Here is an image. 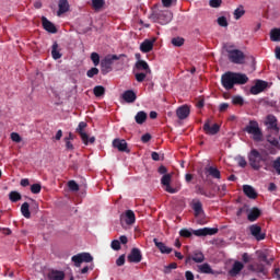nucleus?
I'll list each match as a JSON object with an SVG mask.
<instances>
[{
  "instance_id": "473e14b6",
  "label": "nucleus",
  "mask_w": 280,
  "mask_h": 280,
  "mask_svg": "<svg viewBox=\"0 0 280 280\" xmlns=\"http://www.w3.org/2000/svg\"><path fill=\"white\" fill-rule=\"evenodd\" d=\"M51 56L54 60H60L62 58V54H60V50H58V42H55L51 47Z\"/></svg>"
},
{
  "instance_id": "8fccbe9b",
  "label": "nucleus",
  "mask_w": 280,
  "mask_h": 280,
  "mask_svg": "<svg viewBox=\"0 0 280 280\" xmlns=\"http://www.w3.org/2000/svg\"><path fill=\"white\" fill-rule=\"evenodd\" d=\"M272 167L277 172L278 176H280V156L273 161Z\"/></svg>"
},
{
  "instance_id": "79ce46f5",
  "label": "nucleus",
  "mask_w": 280,
  "mask_h": 280,
  "mask_svg": "<svg viewBox=\"0 0 280 280\" xmlns=\"http://www.w3.org/2000/svg\"><path fill=\"white\" fill-rule=\"evenodd\" d=\"M148 75H150V73L147 72H137L135 74V78L137 80V82H143L145 80V78H148Z\"/></svg>"
},
{
  "instance_id": "4d7b16f0",
  "label": "nucleus",
  "mask_w": 280,
  "mask_h": 280,
  "mask_svg": "<svg viewBox=\"0 0 280 280\" xmlns=\"http://www.w3.org/2000/svg\"><path fill=\"white\" fill-rule=\"evenodd\" d=\"M209 5L210 8H220V5H222V0H210Z\"/></svg>"
},
{
  "instance_id": "dca6fc26",
  "label": "nucleus",
  "mask_w": 280,
  "mask_h": 280,
  "mask_svg": "<svg viewBox=\"0 0 280 280\" xmlns=\"http://www.w3.org/2000/svg\"><path fill=\"white\" fill-rule=\"evenodd\" d=\"M265 126L269 130H279V126L277 125V117L275 115H268L265 120Z\"/></svg>"
},
{
  "instance_id": "f704fd0d",
  "label": "nucleus",
  "mask_w": 280,
  "mask_h": 280,
  "mask_svg": "<svg viewBox=\"0 0 280 280\" xmlns=\"http://www.w3.org/2000/svg\"><path fill=\"white\" fill-rule=\"evenodd\" d=\"M159 21H163V23H170V21H172V12L165 11L160 13Z\"/></svg>"
},
{
  "instance_id": "4be33fe9",
  "label": "nucleus",
  "mask_w": 280,
  "mask_h": 280,
  "mask_svg": "<svg viewBox=\"0 0 280 280\" xmlns=\"http://www.w3.org/2000/svg\"><path fill=\"white\" fill-rule=\"evenodd\" d=\"M154 49V42L150 39H145L141 45H140V51L142 54H150Z\"/></svg>"
},
{
  "instance_id": "37998d69",
  "label": "nucleus",
  "mask_w": 280,
  "mask_h": 280,
  "mask_svg": "<svg viewBox=\"0 0 280 280\" xmlns=\"http://www.w3.org/2000/svg\"><path fill=\"white\" fill-rule=\"evenodd\" d=\"M232 104H234V106H244V98L242 96H234Z\"/></svg>"
},
{
  "instance_id": "774afa93",
  "label": "nucleus",
  "mask_w": 280,
  "mask_h": 280,
  "mask_svg": "<svg viewBox=\"0 0 280 280\" xmlns=\"http://www.w3.org/2000/svg\"><path fill=\"white\" fill-rule=\"evenodd\" d=\"M185 277H186V280H194L195 279L194 272H191V271H186Z\"/></svg>"
},
{
  "instance_id": "aec40b11",
  "label": "nucleus",
  "mask_w": 280,
  "mask_h": 280,
  "mask_svg": "<svg viewBox=\"0 0 280 280\" xmlns=\"http://www.w3.org/2000/svg\"><path fill=\"white\" fill-rule=\"evenodd\" d=\"M244 270V264L242 261L236 260L232 268L229 271L230 277H237L240 275V271Z\"/></svg>"
},
{
  "instance_id": "ea45409f",
  "label": "nucleus",
  "mask_w": 280,
  "mask_h": 280,
  "mask_svg": "<svg viewBox=\"0 0 280 280\" xmlns=\"http://www.w3.org/2000/svg\"><path fill=\"white\" fill-rule=\"evenodd\" d=\"M172 45L174 47H183V45H185V38L183 37H174L172 40H171Z\"/></svg>"
},
{
  "instance_id": "864d4df0",
  "label": "nucleus",
  "mask_w": 280,
  "mask_h": 280,
  "mask_svg": "<svg viewBox=\"0 0 280 280\" xmlns=\"http://www.w3.org/2000/svg\"><path fill=\"white\" fill-rule=\"evenodd\" d=\"M110 246L113 250H121V243L117 240L112 241Z\"/></svg>"
},
{
  "instance_id": "680f3d73",
  "label": "nucleus",
  "mask_w": 280,
  "mask_h": 280,
  "mask_svg": "<svg viewBox=\"0 0 280 280\" xmlns=\"http://www.w3.org/2000/svg\"><path fill=\"white\" fill-rule=\"evenodd\" d=\"M0 233H2V235H11L12 231L8 228L0 226Z\"/></svg>"
},
{
  "instance_id": "603ef678",
  "label": "nucleus",
  "mask_w": 280,
  "mask_h": 280,
  "mask_svg": "<svg viewBox=\"0 0 280 280\" xmlns=\"http://www.w3.org/2000/svg\"><path fill=\"white\" fill-rule=\"evenodd\" d=\"M11 141H14V143H21V141H23V139L21 138V136L18 132H12Z\"/></svg>"
},
{
  "instance_id": "f3484780",
  "label": "nucleus",
  "mask_w": 280,
  "mask_h": 280,
  "mask_svg": "<svg viewBox=\"0 0 280 280\" xmlns=\"http://www.w3.org/2000/svg\"><path fill=\"white\" fill-rule=\"evenodd\" d=\"M153 243L162 255H170V253L173 250L172 247H167L165 243L159 242V238H153Z\"/></svg>"
},
{
  "instance_id": "7ed1b4c3",
  "label": "nucleus",
  "mask_w": 280,
  "mask_h": 280,
  "mask_svg": "<svg viewBox=\"0 0 280 280\" xmlns=\"http://www.w3.org/2000/svg\"><path fill=\"white\" fill-rule=\"evenodd\" d=\"M243 130L244 132H247V135H252L254 141L259 142L264 140V132L261 131V128H259V122H257V120H250Z\"/></svg>"
},
{
  "instance_id": "a19ab883",
  "label": "nucleus",
  "mask_w": 280,
  "mask_h": 280,
  "mask_svg": "<svg viewBox=\"0 0 280 280\" xmlns=\"http://www.w3.org/2000/svg\"><path fill=\"white\" fill-rule=\"evenodd\" d=\"M105 3L106 2L104 0H92V5H93L94 10H102V8H104Z\"/></svg>"
},
{
  "instance_id": "052dcab7",
  "label": "nucleus",
  "mask_w": 280,
  "mask_h": 280,
  "mask_svg": "<svg viewBox=\"0 0 280 280\" xmlns=\"http://www.w3.org/2000/svg\"><path fill=\"white\" fill-rule=\"evenodd\" d=\"M246 165H248V163L246 162V159L244 156H241L238 159V166L240 167H246Z\"/></svg>"
},
{
  "instance_id": "1a4fd4ad",
  "label": "nucleus",
  "mask_w": 280,
  "mask_h": 280,
  "mask_svg": "<svg viewBox=\"0 0 280 280\" xmlns=\"http://www.w3.org/2000/svg\"><path fill=\"white\" fill-rule=\"evenodd\" d=\"M268 89V82L262 80H257L255 85L250 88L252 95H259V93H264Z\"/></svg>"
},
{
  "instance_id": "4468645a",
  "label": "nucleus",
  "mask_w": 280,
  "mask_h": 280,
  "mask_svg": "<svg viewBox=\"0 0 280 280\" xmlns=\"http://www.w3.org/2000/svg\"><path fill=\"white\" fill-rule=\"evenodd\" d=\"M205 172L207 176H211V178H217V180H220V178H222V173L215 166H207L205 168Z\"/></svg>"
},
{
  "instance_id": "3c124183",
  "label": "nucleus",
  "mask_w": 280,
  "mask_h": 280,
  "mask_svg": "<svg viewBox=\"0 0 280 280\" xmlns=\"http://www.w3.org/2000/svg\"><path fill=\"white\" fill-rule=\"evenodd\" d=\"M179 235H180V237L189 238V237H191V235H194V233H191V231H189L187 229H182L179 231Z\"/></svg>"
},
{
  "instance_id": "a18cd8bd",
  "label": "nucleus",
  "mask_w": 280,
  "mask_h": 280,
  "mask_svg": "<svg viewBox=\"0 0 280 280\" xmlns=\"http://www.w3.org/2000/svg\"><path fill=\"white\" fill-rule=\"evenodd\" d=\"M90 58H91V60H92L94 67L100 66V54H97V52H92Z\"/></svg>"
},
{
  "instance_id": "de8ad7c7",
  "label": "nucleus",
  "mask_w": 280,
  "mask_h": 280,
  "mask_svg": "<svg viewBox=\"0 0 280 280\" xmlns=\"http://www.w3.org/2000/svg\"><path fill=\"white\" fill-rule=\"evenodd\" d=\"M68 187L71 189V191H80V186L78 183H75V180L68 182Z\"/></svg>"
},
{
  "instance_id": "69168bd1",
  "label": "nucleus",
  "mask_w": 280,
  "mask_h": 280,
  "mask_svg": "<svg viewBox=\"0 0 280 280\" xmlns=\"http://www.w3.org/2000/svg\"><path fill=\"white\" fill-rule=\"evenodd\" d=\"M229 108V103H222L219 107L220 113H224Z\"/></svg>"
},
{
  "instance_id": "e433bc0d",
  "label": "nucleus",
  "mask_w": 280,
  "mask_h": 280,
  "mask_svg": "<svg viewBox=\"0 0 280 280\" xmlns=\"http://www.w3.org/2000/svg\"><path fill=\"white\" fill-rule=\"evenodd\" d=\"M22 196L20 195L19 191L16 190H12L10 194H9V200L11 202H19V200H21Z\"/></svg>"
},
{
  "instance_id": "13d9d810",
  "label": "nucleus",
  "mask_w": 280,
  "mask_h": 280,
  "mask_svg": "<svg viewBox=\"0 0 280 280\" xmlns=\"http://www.w3.org/2000/svg\"><path fill=\"white\" fill-rule=\"evenodd\" d=\"M126 264V255H121L116 260V266H124Z\"/></svg>"
},
{
  "instance_id": "4c0bfd02",
  "label": "nucleus",
  "mask_w": 280,
  "mask_h": 280,
  "mask_svg": "<svg viewBox=\"0 0 280 280\" xmlns=\"http://www.w3.org/2000/svg\"><path fill=\"white\" fill-rule=\"evenodd\" d=\"M192 209L195 211V217L198 218V215H200V213H203L202 210V202L197 201L194 203Z\"/></svg>"
},
{
  "instance_id": "c756f323",
  "label": "nucleus",
  "mask_w": 280,
  "mask_h": 280,
  "mask_svg": "<svg viewBox=\"0 0 280 280\" xmlns=\"http://www.w3.org/2000/svg\"><path fill=\"white\" fill-rule=\"evenodd\" d=\"M198 270L202 275H213V269L211 268V265L207 262L199 265Z\"/></svg>"
},
{
  "instance_id": "5701e85b",
  "label": "nucleus",
  "mask_w": 280,
  "mask_h": 280,
  "mask_svg": "<svg viewBox=\"0 0 280 280\" xmlns=\"http://www.w3.org/2000/svg\"><path fill=\"white\" fill-rule=\"evenodd\" d=\"M122 100H125L127 104H132L137 101V94L132 90H127L122 94Z\"/></svg>"
},
{
  "instance_id": "bf43d9fd",
  "label": "nucleus",
  "mask_w": 280,
  "mask_h": 280,
  "mask_svg": "<svg viewBox=\"0 0 280 280\" xmlns=\"http://www.w3.org/2000/svg\"><path fill=\"white\" fill-rule=\"evenodd\" d=\"M151 139H152V135H150V133H144V135L141 137L142 143H148L149 141H151Z\"/></svg>"
},
{
  "instance_id": "09e8293b",
  "label": "nucleus",
  "mask_w": 280,
  "mask_h": 280,
  "mask_svg": "<svg viewBox=\"0 0 280 280\" xmlns=\"http://www.w3.org/2000/svg\"><path fill=\"white\" fill-rule=\"evenodd\" d=\"M98 73H100V69L94 67V68H91L90 70H88L86 75H88V78H95V75H97Z\"/></svg>"
},
{
  "instance_id": "9d476101",
  "label": "nucleus",
  "mask_w": 280,
  "mask_h": 280,
  "mask_svg": "<svg viewBox=\"0 0 280 280\" xmlns=\"http://www.w3.org/2000/svg\"><path fill=\"white\" fill-rule=\"evenodd\" d=\"M218 231V228H202L195 230L192 233L197 237H207V235H215Z\"/></svg>"
},
{
  "instance_id": "c85d7f7f",
  "label": "nucleus",
  "mask_w": 280,
  "mask_h": 280,
  "mask_svg": "<svg viewBox=\"0 0 280 280\" xmlns=\"http://www.w3.org/2000/svg\"><path fill=\"white\" fill-rule=\"evenodd\" d=\"M259 261H264L267 266H271L275 258L268 259V253L266 252H257Z\"/></svg>"
},
{
  "instance_id": "6e6d98bb",
  "label": "nucleus",
  "mask_w": 280,
  "mask_h": 280,
  "mask_svg": "<svg viewBox=\"0 0 280 280\" xmlns=\"http://www.w3.org/2000/svg\"><path fill=\"white\" fill-rule=\"evenodd\" d=\"M40 189H43V186H40V184H33L31 186L32 194H38Z\"/></svg>"
},
{
  "instance_id": "b1692460",
  "label": "nucleus",
  "mask_w": 280,
  "mask_h": 280,
  "mask_svg": "<svg viewBox=\"0 0 280 280\" xmlns=\"http://www.w3.org/2000/svg\"><path fill=\"white\" fill-rule=\"evenodd\" d=\"M260 215H261V210H259L258 208H253L247 214V220L249 222H257Z\"/></svg>"
},
{
  "instance_id": "cd10ccee",
  "label": "nucleus",
  "mask_w": 280,
  "mask_h": 280,
  "mask_svg": "<svg viewBox=\"0 0 280 280\" xmlns=\"http://www.w3.org/2000/svg\"><path fill=\"white\" fill-rule=\"evenodd\" d=\"M147 119H148V114L143 110L138 112L137 115L135 116L136 124H139V126L145 124Z\"/></svg>"
},
{
  "instance_id": "6e6552de",
  "label": "nucleus",
  "mask_w": 280,
  "mask_h": 280,
  "mask_svg": "<svg viewBox=\"0 0 280 280\" xmlns=\"http://www.w3.org/2000/svg\"><path fill=\"white\" fill-rule=\"evenodd\" d=\"M127 259L130 264H141V260L143 259L141 249L133 247L130 254L127 256Z\"/></svg>"
},
{
  "instance_id": "2eb2a0df",
  "label": "nucleus",
  "mask_w": 280,
  "mask_h": 280,
  "mask_svg": "<svg viewBox=\"0 0 280 280\" xmlns=\"http://www.w3.org/2000/svg\"><path fill=\"white\" fill-rule=\"evenodd\" d=\"M42 25L46 32H49V34H56L58 32V28H56V25L51 23L47 18H42Z\"/></svg>"
},
{
  "instance_id": "2f4dec72",
  "label": "nucleus",
  "mask_w": 280,
  "mask_h": 280,
  "mask_svg": "<svg viewBox=\"0 0 280 280\" xmlns=\"http://www.w3.org/2000/svg\"><path fill=\"white\" fill-rule=\"evenodd\" d=\"M21 213L23 217L26 218V220H30L32 218V212H30V203L28 202H24L21 206Z\"/></svg>"
},
{
  "instance_id": "39448f33",
  "label": "nucleus",
  "mask_w": 280,
  "mask_h": 280,
  "mask_svg": "<svg viewBox=\"0 0 280 280\" xmlns=\"http://www.w3.org/2000/svg\"><path fill=\"white\" fill-rule=\"evenodd\" d=\"M121 56H126V55H107L104 59H102L101 61V69L102 72H106L108 73V71H110V69H113V62H115V60H119V58Z\"/></svg>"
},
{
  "instance_id": "9b49d317",
  "label": "nucleus",
  "mask_w": 280,
  "mask_h": 280,
  "mask_svg": "<svg viewBox=\"0 0 280 280\" xmlns=\"http://www.w3.org/2000/svg\"><path fill=\"white\" fill-rule=\"evenodd\" d=\"M203 132L210 136L218 135L220 132V125L213 124L211 126L210 121L207 120L203 125Z\"/></svg>"
},
{
  "instance_id": "72a5a7b5",
  "label": "nucleus",
  "mask_w": 280,
  "mask_h": 280,
  "mask_svg": "<svg viewBox=\"0 0 280 280\" xmlns=\"http://www.w3.org/2000/svg\"><path fill=\"white\" fill-rule=\"evenodd\" d=\"M270 40L272 43H280V28H272L270 31Z\"/></svg>"
},
{
  "instance_id": "f8f14e48",
  "label": "nucleus",
  "mask_w": 280,
  "mask_h": 280,
  "mask_svg": "<svg viewBox=\"0 0 280 280\" xmlns=\"http://www.w3.org/2000/svg\"><path fill=\"white\" fill-rule=\"evenodd\" d=\"M189 261H195V264H202L205 261V254L200 250H195L191 256L186 257V264Z\"/></svg>"
},
{
  "instance_id": "f03ea898",
  "label": "nucleus",
  "mask_w": 280,
  "mask_h": 280,
  "mask_svg": "<svg viewBox=\"0 0 280 280\" xmlns=\"http://www.w3.org/2000/svg\"><path fill=\"white\" fill-rule=\"evenodd\" d=\"M247 159L249 166L252 170H255V172H259L266 164V161H268V156L262 155L257 149H252L247 155Z\"/></svg>"
},
{
  "instance_id": "a211bd4d",
  "label": "nucleus",
  "mask_w": 280,
  "mask_h": 280,
  "mask_svg": "<svg viewBox=\"0 0 280 280\" xmlns=\"http://www.w3.org/2000/svg\"><path fill=\"white\" fill-rule=\"evenodd\" d=\"M86 126H88L86 122L81 121V122H79V125H78V127L75 129L78 135L81 137V141L83 143H86V141H88V133L84 132V129L86 128Z\"/></svg>"
},
{
  "instance_id": "0eeeda50",
  "label": "nucleus",
  "mask_w": 280,
  "mask_h": 280,
  "mask_svg": "<svg viewBox=\"0 0 280 280\" xmlns=\"http://www.w3.org/2000/svg\"><path fill=\"white\" fill-rule=\"evenodd\" d=\"M249 232L257 242H261V240H266V233L261 232V226L259 224L249 225Z\"/></svg>"
},
{
  "instance_id": "0e129e2a",
  "label": "nucleus",
  "mask_w": 280,
  "mask_h": 280,
  "mask_svg": "<svg viewBox=\"0 0 280 280\" xmlns=\"http://www.w3.org/2000/svg\"><path fill=\"white\" fill-rule=\"evenodd\" d=\"M65 141H66V148H67V150H73V143H71V141L69 140V138H66Z\"/></svg>"
},
{
  "instance_id": "e2e57ef3",
  "label": "nucleus",
  "mask_w": 280,
  "mask_h": 280,
  "mask_svg": "<svg viewBox=\"0 0 280 280\" xmlns=\"http://www.w3.org/2000/svg\"><path fill=\"white\" fill-rule=\"evenodd\" d=\"M165 191H167L168 194H176V188H172V186L168 184V185H165Z\"/></svg>"
},
{
  "instance_id": "20e7f679",
  "label": "nucleus",
  "mask_w": 280,
  "mask_h": 280,
  "mask_svg": "<svg viewBox=\"0 0 280 280\" xmlns=\"http://www.w3.org/2000/svg\"><path fill=\"white\" fill-rule=\"evenodd\" d=\"M226 52L230 62H233V65H244V62H246V55H244V51L228 48Z\"/></svg>"
},
{
  "instance_id": "423d86ee",
  "label": "nucleus",
  "mask_w": 280,
  "mask_h": 280,
  "mask_svg": "<svg viewBox=\"0 0 280 280\" xmlns=\"http://www.w3.org/2000/svg\"><path fill=\"white\" fill-rule=\"evenodd\" d=\"M71 261H73L77 268H80L82 264H91V261H93V256L89 253H81L72 256Z\"/></svg>"
},
{
  "instance_id": "58836bf2",
  "label": "nucleus",
  "mask_w": 280,
  "mask_h": 280,
  "mask_svg": "<svg viewBox=\"0 0 280 280\" xmlns=\"http://www.w3.org/2000/svg\"><path fill=\"white\" fill-rule=\"evenodd\" d=\"M244 14H246V11L244 10V7L241 5L234 11V19L236 21H240V19L243 18Z\"/></svg>"
},
{
  "instance_id": "5fc2aeb1",
  "label": "nucleus",
  "mask_w": 280,
  "mask_h": 280,
  "mask_svg": "<svg viewBox=\"0 0 280 280\" xmlns=\"http://www.w3.org/2000/svg\"><path fill=\"white\" fill-rule=\"evenodd\" d=\"M196 189H197V194H200V196H206L207 198H209V194H207V190H205V187L197 185Z\"/></svg>"
},
{
  "instance_id": "338daca9",
  "label": "nucleus",
  "mask_w": 280,
  "mask_h": 280,
  "mask_svg": "<svg viewBox=\"0 0 280 280\" xmlns=\"http://www.w3.org/2000/svg\"><path fill=\"white\" fill-rule=\"evenodd\" d=\"M151 158L153 161H161V155L158 152H152Z\"/></svg>"
},
{
  "instance_id": "f257e3e1",
  "label": "nucleus",
  "mask_w": 280,
  "mask_h": 280,
  "mask_svg": "<svg viewBox=\"0 0 280 280\" xmlns=\"http://www.w3.org/2000/svg\"><path fill=\"white\" fill-rule=\"evenodd\" d=\"M248 82V77L240 72L228 71L221 75V84L225 91H231L236 84L242 85Z\"/></svg>"
},
{
  "instance_id": "7c9ffc66",
  "label": "nucleus",
  "mask_w": 280,
  "mask_h": 280,
  "mask_svg": "<svg viewBox=\"0 0 280 280\" xmlns=\"http://www.w3.org/2000/svg\"><path fill=\"white\" fill-rule=\"evenodd\" d=\"M66 12H69V1L59 0L58 16H60V14H65Z\"/></svg>"
},
{
  "instance_id": "49530a36",
  "label": "nucleus",
  "mask_w": 280,
  "mask_h": 280,
  "mask_svg": "<svg viewBox=\"0 0 280 280\" xmlns=\"http://www.w3.org/2000/svg\"><path fill=\"white\" fill-rule=\"evenodd\" d=\"M172 183V175H170V174H165V175H163L162 176V178H161V184L162 185H170Z\"/></svg>"
},
{
  "instance_id": "412c9836",
  "label": "nucleus",
  "mask_w": 280,
  "mask_h": 280,
  "mask_svg": "<svg viewBox=\"0 0 280 280\" xmlns=\"http://www.w3.org/2000/svg\"><path fill=\"white\" fill-rule=\"evenodd\" d=\"M189 113H191V110L189 109V106H187V105H183V106L178 107L176 110V115H177L178 119H187V117H189Z\"/></svg>"
},
{
  "instance_id": "ddd939ff",
  "label": "nucleus",
  "mask_w": 280,
  "mask_h": 280,
  "mask_svg": "<svg viewBox=\"0 0 280 280\" xmlns=\"http://www.w3.org/2000/svg\"><path fill=\"white\" fill-rule=\"evenodd\" d=\"M113 148H116L119 152H130V150H128V142L124 139H114Z\"/></svg>"
},
{
  "instance_id": "c03bdc74",
  "label": "nucleus",
  "mask_w": 280,
  "mask_h": 280,
  "mask_svg": "<svg viewBox=\"0 0 280 280\" xmlns=\"http://www.w3.org/2000/svg\"><path fill=\"white\" fill-rule=\"evenodd\" d=\"M217 23L220 25V27H229V21L225 16L218 18Z\"/></svg>"
},
{
  "instance_id": "a878e982",
  "label": "nucleus",
  "mask_w": 280,
  "mask_h": 280,
  "mask_svg": "<svg viewBox=\"0 0 280 280\" xmlns=\"http://www.w3.org/2000/svg\"><path fill=\"white\" fill-rule=\"evenodd\" d=\"M125 222L128 225L135 224V222H137V217L135 215V211L127 210L125 212Z\"/></svg>"
},
{
  "instance_id": "c9c22d12",
  "label": "nucleus",
  "mask_w": 280,
  "mask_h": 280,
  "mask_svg": "<svg viewBox=\"0 0 280 280\" xmlns=\"http://www.w3.org/2000/svg\"><path fill=\"white\" fill-rule=\"evenodd\" d=\"M93 93H94L95 97H102L106 94V89L102 85H96L93 89Z\"/></svg>"
},
{
  "instance_id": "6ab92c4d",
  "label": "nucleus",
  "mask_w": 280,
  "mask_h": 280,
  "mask_svg": "<svg viewBox=\"0 0 280 280\" xmlns=\"http://www.w3.org/2000/svg\"><path fill=\"white\" fill-rule=\"evenodd\" d=\"M137 71H143L144 73H152V69H150V65L145 60H138L135 65Z\"/></svg>"
},
{
  "instance_id": "393cba45",
  "label": "nucleus",
  "mask_w": 280,
  "mask_h": 280,
  "mask_svg": "<svg viewBox=\"0 0 280 280\" xmlns=\"http://www.w3.org/2000/svg\"><path fill=\"white\" fill-rule=\"evenodd\" d=\"M243 191L247 198H250L252 200H255L257 198V191H255V188L250 185H244L243 186Z\"/></svg>"
},
{
  "instance_id": "bb28decb",
  "label": "nucleus",
  "mask_w": 280,
  "mask_h": 280,
  "mask_svg": "<svg viewBox=\"0 0 280 280\" xmlns=\"http://www.w3.org/2000/svg\"><path fill=\"white\" fill-rule=\"evenodd\" d=\"M48 278L50 280H65V271H60V270H51L48 273Z\"/></svg>"
}]
</instances>
